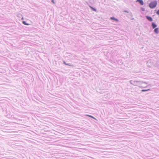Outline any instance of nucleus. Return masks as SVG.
Returning <instances> with one entry per match:
<instances>
[{"label":"nucleus","instance_id":"nucleus-11","mask_svg":"<svg viewBox=\"0 0 159 159\" xmlns=\"http://www.w3.org/2000/svg\"><path fill=\"white\" fill-rule=\"evenodd\" d=\"M52 2L53 3H55V2H54V1L53 0H52Z\"/></svg>","mask_w":159,"mask_h":159},{"label":"nucleus","instance_id":"nucleus-7","mask_svg":"<svg viewBox=\"0 0 159 159\" xmlns=\"http://www.w3.org/2000/svg\"><path fill=\"white\" fill-rule=\"evenodd\" d=\"M23 24H24V25H29V24H27V23L25 21H23Z\"/></svg>","mask_w":159,"mask_h":159},{"label":"nucleus","instance_id":"nucleus-2","mask_svg":"<svg viewBox=\"0 0 159 159\" xmlns=\"http://www.w3.org/2000/svg\"><path fill=\"white\" fill-rule=\"evenodd\" d=\"M146 17L147 19L149 21H152V19L151 17L147 16H146Z\"/></svg>","mask_w":159,"mask_h":159},{"label":"nucleus","instance_id":"nucleus-8","mask_svg":"<svg viewBox=\"0 0 159 159\" xmlns=\"http://www.w3.org/2000/svg\"><path fill=\"white\" fill-rule=\"evenodd\" d=\"M111 19H112V20H116V21H118V20H117V19H115V17H111Z\"/></svg>","mask_w":159,"mask_h":159},{"label":"nucleus","instance_id":"nucleus-6","mask_svg":"<svg viewBox=\"0 0 159 159\" xmlns=\"http://www.w3.org/2000/svg\"><path fill=\"white\" fill-rule=\"evenodd\" d=\"M90 7L93 11H96V10L95 9L93 8L92 7L90 6Z\"/></svg>","mask_w":159,"mask_h":159},{"label":"nucleus","instance_id":"nucleus-1","mask_svg":"<svg viewBox=\"0 0 159 159\" xmlns=\"http://www.w3.org/2000/svg\"><path fill=\"white\" fill-rule=\"evenodd\" d=\"M157 4V2L156 1H154L151 2L149 4V7L151 8H153L155 7Z\"/></svg>","mask_w":159,"mask_h":159},{"label":"nucleus","instance_id":"nucleus-3","mask_svg":"<svg viewBox=\"0 0 159 159\" xmlns=\"http://www.w3.org/2000/svg\"><path fill=\"white\" fill-rule=\"evenodd\" d=\"M137 1L139 2L141 5H143V2L142 0H138Z\"/></svg>","mask_w":159,"mask_h":159},{"label":"nucleus","instance_id":"nucleus-9","mask_svg":"<svg viewBox=\"0 0 159 159\" xmlns=\"http://www.w3.org/2000/svg\"><path fill=\"white\" fill-rule=\"evenodd\" d=\"M149 90V89H146V90L143 89L142 90V91L145 92V91H146Z\"/></svg>","mask_w":159,"mask_h":159},{"label":"nucleus","instance_id":"nucleus-4","mask_svg":"<svg viewBox=\"0 0 159 159\" xmlns=\"http://www.w3.org/2000/svg\"><path fill=\"white\" fill-rule=\"evenodd\" d=\"M152 27L153 29L155 28H156L157 27L156 25L154 23H152Z\"/></svg>","mask_w":159,"mask_h":159},{"label":"nucleus","instance_id":"nucleus-5","mask_svg":"<svg viewBox=\"0 0 159 159\" xmlns=\"http://www.w3.org/2000/svg\"><path fill=\"white\" fill-rule=\"evenodd\" d=\"M154 31L155 33H158V28H155Z\"/></svg>","mask_w":159,"mask_h":159},{"label":"nucleus","instance_id":"nucleus-10","mask_svg":"<svg viewBox=\"0 0 159 159\" xmlns=\"http://www.w3.org/2000/svg\"><path fill=\"white\" fill-rule=\"evenodd\" d=\"M157 14L158 15H159V10L157 12Z\"/></svg>","mask_w":159,"mask_h":159}]
</instances>
